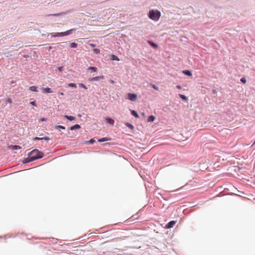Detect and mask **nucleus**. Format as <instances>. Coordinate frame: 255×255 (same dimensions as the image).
I'll use <instances>...</instances> for the list:
<instances>
[{
  "mask_svg": "<svg viewBox=\"0 0 255 255\" xmlns=\"http://www.w3.org/2000/svg\"><path fill=\"white\" fill-rule=\"evenodd\" d=\"M161 16L160 12L157 9H150L148 13V17L153 20L157 21Z\"/></svg>",
  "mask_w": 255,
  "mask_h": 255,
  "instance_id": "1",
  "label": "nucleus"
},
{
  "mask_svg": "<svg viewBox=\"0 0 255 255\" xmlns=\"http://www.w3.org/2000/svg\"><path fill=\"white\" fill-rule=\"evenodd\" d=\"M29 153L31 154V157L33 161L40 159L43 157V154L42 152L37 149H33L32 151L29 152Z\"/></svg>",
  "mask_w": 255,
  "mask_h": 255,
  "instance_id": "2",
  "label": "nucleus"
},
{
  "mask_svg": "<svg viewBox=\"0 0 255 255\" xmlns=\"http://www.w3.org/2000/svg\"><path fill=\"white\" fill-rule=\"evenodd\" d=\"M137 94L135 93H128L127 94V99L131 101H135L137 99Z\"/></svg>",
  "mask_w": 255,
  "mask_h": 255,
  "instance_id": "3",
  "label": "nucleus"
},
{
  "mask_svg": "<svg viewBox=\"0 0 255 255\" xmlns=\"http://www.w3.org/2000/svg\"><path fill=\"white\" fill-rule=\"evenodd\" d=\"M27 155L28 156L26 158H24L22 160V163L23 164H26L33 161L31 157V154H30L29 152L28 153Z\"/></svg>",
  "mask_w": 255,
  "mask_h": 255,
  "instance_id": "4",
  "label": "nucleus"
},
{
  "mask_svg": "<svg viewBox=\"0 0 255 255\" xmlns=\"http://www.w3.org/2000/svg\"><path fill=\"white\" fill-rule=\"evenodd\" d=\"M77 30V28H74L70 29L69 30H68L66 31L62 32H63V36L69 35L70 34H72L74 32H75Z\"/></svg>",
  "mask_w": 255,
  "mask_h": 255,
  "instance_id": "5",
  "label": "nucleus"
},
{
  "mask_svg": "<svg viewBox=\"0 0 255 255\" xmlns=\"http://www.w3.org/2000/svg\"><path fill=\"white\" fill-rule=\"evenodd\" d=\"M176 222L175 221L172 220L169 222L166 225V229H171L172 228L174 225L176 224Z\"/></svg>",
  "mask_w": 255,
  "mask_h": 255,
  "instance_id": "6",
  "label": "nucleus"
},
{
  "mask_svg": "<svg viewBox=\"0 0 255 255\" xmlns=\"http://www.w3.org/2000/svg\"><path fill=\"white\" fill-rule=\"evenodd\" d=\"M104 77V76H96L93 78H89V81L90 82L98 81H99L100 79H103Z\"/></svg>",
  "mask_w": 255,
  "mask_h": 255,
  "instance_id": "7",
  "label": "nucleus"
},
{
  "mask_svg": "<svg viewBox=\"0 0 255 255\" xmlns=\"http://www.w3.org/2000/svg\"><path fill=\"white\" fill-rule=\"evenodd\" d=\"M34 140H44L46 142H48L50 140V138L48 136H45L43 137H35L33 138Z\"/></svg>",
  "mask_w": 255,
  "mask_h": 255,
  "instance_id": "8",
  "label": "nucleus"
},
{
  "mask_svg": "<svg viewBox=\"0 0 255 255\" xmlns=\"http://www.w3.org/2000/svg\"><path fill=\"white\" fill-rule=\"evenodd\" d=\"M147 43L153 48L154 49H157L158 48V45L156 43L154 42L151 40H148Z\"/></svg>",
  "mask_w": 255,
  "mask_h": 255,
  "instance_id": "9",
  "label": "nucleus"
},
{
  "mask_svg": "<svg viewBox=\"0 0 255 255\" xmlns=\"http://www.w3.org/2000/svg\"><path fill=\"white\" fill-rule=\"evenodd\" d=\"M41 90L43 93L45 94H50L53 92V91L51 90V89L49 87L42 88Z\"/></svg>",
  "mask_w": 255,
  "mask_h": 255,
  "instance_id": "10",
  "label": "nucleus"
},
{
  "mask_svg": "<svg viewBox=\"0 0 255 255\" xmlns=\"http://www.w3.org/2000/svg\"><path fill=\"white\" fill-rule=\"evenodd\" d=\"M51 37H63V32L51 33L50 34Z\"/></svg>",
  "mask_w": 255,
  "mask_h": 255,
  "instance_id": "11",
  "label": "nucleus"
},
{
  "mask_svg": "<svg viewBox=\"0 0 255 255\" xmlns=\"http://www.w3.org/2000/svg\"><path fill=\"white\" fill-rule=\"evenodd\" d=\"M81 128V126L79 124H75L70 127L69 129L70 130H74L79 129Z\"/></svg>",
  "mask_w": 255,
  "mask_h": 255,
  "instance_id": "12",
  "label": "nucleus"
},
{
  "mask_svg": "<svg viewBox=\"0 0 255 255\" xmlns=\"http://www.w3.org/2000/svg\"><path fill=\"white\" fill-rule=\"evenodd\" d=\"M110 140H111L110 137H104L98 138V141L99 142H105V141H109Z\"/></svg>",
  "mask_w": 255,
  "mask_h": 255,
  "instance_id": "13",
  "label": "nucleus"
},
{
  "mask_svg": "<svg viewBox=\"0 0 255 255\" xmlns=\"http://www.w3.org/2000/svg\"><path fill=\"white\" fill-rule=\"evenodd\" d=\"M105 120L106 121V122L108 124H109L110 125H114V123H115V121L114 120L111 118H110V117H107L106 119H105Z\"/></svg>",
  "mask_w": 255,
  "mask_h": 255,
  "instance_id": "14",
  "label": "nucleus"
},
{
  "mask_svg": "<svg viewBox=\"0 0 255 255\" xmlns=\"http://www.w3.org/2000/svg\"><path fill=\"white\" fill-rule=\"evenodd\" d=\"M182 73L183 74H184L185 75H186V76H188L189 77L192 76V71L189 70H183L182 71Z\"/></svg>",
  "mask_w": 255,
  "mask_h": 255,
  "instance_id": "15",
  "label": "nucleus"
},
{
  "mask_svg": "<svg viewBox=\"0 0 255 255\" xmlns=\"http://www.w3.org/2000/svg\"><path fill=\"white\" fill-rule=\"evenodd\" d=\"M130 114L132 116L134 117L135 118H139V115L136 111H135L134 110H130Z\"/></svg>",
  "mask_w": 255,
  "mask_h": 255,
  "instance_id": "16",
  "label": "nucleus"
},
{
  "mask_svg": "<svg viewBox=\"0 0 255 255\" xmlns=\"http://www.w3.org/2000/svg\"><path fill=\"white\" fill-rule=\"evenodd\" d=\"M64 118L69 121H72L76 119V118L72 116L65 115Z\"/></svg>",
  "mask_w": 255,
  "mask_h": 255,
  "instance_id": "17",
  "label": "nucleus"
},
{
  "mask_svg": "<svg viewBox=\"0 0 255 255\" xmlns=\"http://www.w3.org/2000/svg\"><path fill=\"white\" fill-rule=\"evenodd\" d=\"M88 71H90L91 72H96L97 71L98 69L96 67L90 66L88 68Z\"/></svg>",
  "mask_w": 255,
  "mask_h": 255,
  "instance_id": "18",
  "label": "nucleus"
},
{
  "mask_svg": "<svg viewBox=\"0 0 255 255\" xmlns=\"http://www.w3.org/2000/svg\"><path fill=\"white\" fill-rule=\"evenodd\" d=\"M28 90L34 92H38V91L37 90V87L36 86H32L29 87Z\"/></svg>",
  "mask_w": 255,
  "mask_h": 255,
  "instance_id": "19",
  "label": "nucleus"
},
{
  "mask_svg": "<svg viewBox=\"0 0 255 255\" xmlns=\"http://www.w3.org/2000/svg\"><path fill=\"white\" fill-rule=\"evenodd\" d=\"M125 125L128 128L130 129L133 130L134 129V126L129 123L127 122L125 124Z\"/></svg>",
  "mask_w": 255,
  "mask_h": 255,
  "instance_id": "20",
  "label": "nucleus"
},
{
  "mask_svg": "<svg viewBox=\"0 0 255 255\" xmlns=\"http://www.w3.org/2000/svg\"><path fill=\"white\" fill-rule=\"evenodd\" d=\"M155 119V116L153 115L149 116L148 117L147 122H153Z\"/></svg>",
  "mask_w": 255,
  "mask_h": 255,
  "instance_id": "21",
  "label": "nucleus"
},
{
  "mask_svg": "<svg viewBox=\"0 0 255 255\" xmlns=\"http://www.w3.org/2000/svg\"><path fill=\"white\" fill-rule=\"evenodd\" d=\"M111 59L113 61H119V58L118 57L114 54H112L111 55Z\"/></svg>",
  "mask_w": 255,
  "mask_h": 255,
  "instance_id": "22",
  "label": "nucleus"
},
{
  "mask_svg": "<svg viewBox=\"0 0 255 255\" xmlns=\"http://www.w3.org/2000/svg\"><path fill=\"white\" fill-rule=\"evenodd\" d=\"M68 43H69V42H68V41L59 43L58 47H64L65 45H67L68 44Z\"/></svg>",
  "mask_w": 255,
  "mask_h": 255,
  "instance_id": "23",
  "label": "nucleus"
},
{
  "mask_svg": "<svg viewBox=\"0 0 255 255\" xmlns=\"http://www.w3.org/2000/svg\"><path fill=\"white\" fill-rule=\"evenodd\" d=\"M78 46V44L76 42H72L70 44V47L71 48H76Z\"/></svg>",
  "mask_w": 255,
  "mask_h": 255,
  "instance_id": "24",
  "label": "nucleus"
},
{
  "mask_svg": "<svg viewBox=\"0 0 255 255\" xmlns=\"http://www.w3.org/2000/svg\"><path fill=\"white\" fill-rule=\"evenodd\" d=\"M21 146L18 145H12L11 149L13 150H18L21 149Z\"/></svg>",
  "mask_w": 255,
  "mask_h": 255,
  "instance_id": "25",
  "label": "nucleus"
},
{
  "mask_svg": "<svg viewBox=\"0 0 255 255\" xmlns=\"http://www.w3.org/2000/svg\"><path fill=\"white\" fill-rule=\"evenodd\" d=\"M179 97L184 101H187L188 100V97L184 95L179 94Z\"/></svg>",
  "mask_w": 255,
  "mask_h": 255,
  "instance_id": "26",
  "label": "nucleus"
},
{
  "mask_svg": "<svg viewBox=\"0 0 255 255\" xmlns=\"http://www.w3.org/2000/svg\"><path fill=\"white\" fill-rule=\"evenodd\" d=\"M85 142L87 144H92L95 142V140H94L93 138H91L89 140L86 141Z\"/></svg>",
  "mask_w": 255,
  "mask_h": 255,
  "instance_id": "27",
  "label": "nucleus"
},
{
  "mask_svg": "<svg viewBox=\"0 0 255 255\" xmlns=\"http://www.w3.org/2000/svg\"><path fill=\"white\" fill-rule=\"evenodd\" d=\"M68 86L69 87L74 88H76L77 87L76 84L75 83H70L68 84Z\"/></svg>",
  "mask_w": 255,
  "mask_h": 255,
  "instance_id": "28",
  "label": "nucleus"
},
{
  "mask_svg": "<svg viewBox=\"0 0 255 255\" xmlns=\"http://www.w3.org/2000/svg\"><path fill=\"white\" fill-rule=\"evenodd\" d=\"M55 129H65V127L64 126H61V125H57V126H55Z\"/></svg>",
  "mask_w": 255,
  "mask_h": 255,
  "instance_id": "29",
  "label": "nucleus"
},
{
  "mask_svg": "<svg viewBox=\"0 0 255 255\" xmlns=\"http://www.w3.org/2000/svg\"><path fill=\"white\" fill-rule=\"evenodd\" d=\"M93 51L94 53L96 54H98L100 53V50L98 48H94L93 50Z\"/></svg>",
  "mask_w": 255,
  "mask_h": 255,
  "instance_id": "30",
  "label": "nucleus"
},
{
  "mask_svg": "<svg viewBox=\"0 0 255 255\" xmlns=\"http://www.w3.org/2000/svg\"><path fill=\"white\" fill-rule=\"evenodd\" d=\"M79 86L80 87V88H84V89L85 90H87L88 89L87 87L84 85V84L83 83H79Z\"/></svg>",
  "mask_w": 255,
  "mask_h": 255,
  "instance_id": "31",
  "label": "nucleus"
},
{
  "mask_svg": "<svg viewBox=\"0 0 255 255\" xmlns=\"http://www.w3.org/2000/svg\"><path fill=\"white\" fill-rule=\"evenodd\" d=\"M5 102L7 103L11 104L12 103V100L11 98L8 97L7 99H5Z\"/></svg>",
  "mask_w": 255,
  "mask_h": 255,
  "instance_id": "32",
  "label": "nucleus"
},
{
  "mask_svg": "<svg viewBox=\"0 0 255 255\" xmlns=\"http://www.w3.org/2000/svg\"><path fill=\"white\" fill-rule=\"evenodd\" d=\"M240 81L243 84H245L247 82V80L245 77H242L240 79Z\"/></svg>",
  "mask_w": 255,
  "mask_h": 255,
  "instance_id": "33",
  "label": "nucleus"
},
{
  "mask_svg": "<svg viewBox=\"0 0 255 255\" xmlns=\"http://www.w3.org/2000/svg\"><path fill=\"white\" fill-rule=\"evenodd\" d=\"M87 44L88 45H89L91 47H93V48L95 47L96 46L95 44L90 43V41H89L88 42H87Z\"/></svg>",
  "mask_w": 255,
  "mask_h": 255,
  "instance_id": "34",
  "label": "nucleus"
},
{
  "mask_svg": "<svg viewBox=\"0 0 255 255\" xmlns=\"http://www.w3.org/2000/svg\"><path fill=\"white\" fill-rule=\"evenodd\" d=\"M29 104L33 106H35V107L37 106V104H36V102L35 101H33L30 102Z\"/></svg>",
  "mask_w": 255,
  "mask_h": 255,
  "instance_id": "35",
  "label": "nucleus"
},
{
  "mask_svg": "<svg viewBox=\"0 0 255 255\" xmlns=\"http://www.w3.org/2000/svg\"><path fill=\"white\" fill-rule=\"evenodd\" d=\"M151 87L152 88H153L154 90L158 91L159 90V88L157 86H156L155 85L153 84L151 85Z\"/></svg>",
  "mask_w": 255,
  "mask_h": 255,
  "instance_id": "36",
  "label": "nucleus"
},
{
  "mask_svg": "<svg viewBox=\"0 0 255 255\" xmlns=\"http://www.w3.org/2000/svg\"><path fill=\"white\" fill-rule=\"evenodd\" d=\"M217 93H218V91L216 89H214L212 90V93L214 95H216L217 94Z\"/></svg>",
  "mask_w": 255,
  "mask_h": 255,
  "instance_id": "37",
  "label": "nucleus"
},
{
  "mask_svg": "<svg viewBox=\"0 0 255 255\" xmlns=\"http://www.w3.org/2000/svg\"><path fill=\"white\" fill-rule=\"evenodd\" d=\"M58 240L57 239H55V238H52V240H51V242H52V243L53 244H56L57 243V242Z\"/></svg>",
  "mask_w": 255,
  "mask_h": 255,
  "instance_id": "38",
  "label": "nucleus"
},
{
  "mask_svg": "<svg viewBox=\"0 0 255 255\" xmlns=\"http://www.w3.org/2000/svg\"><path fill=\"white\" fill-rule=\"evenodd\" d=\"M57 69L59 72H62L63 69V66H59L58 67Z\"/></svg>",
  "mask_w": 255,
  "mask_h": 255,
  "instance_id": "39",
  "label": "nucleus"
},
{
  "mask_svg": "<svg viewBox=\"0 0 255 255\" xmlns=\"http://www.w3.org/2000/svg\"><path fill=\"white\" fill-rule=\"evenodd\" d=\"M61 14L60 13H56L51 14V15L54 16H59Z\"/></svg>",
  "mask_w": 255,
  "mask_h": 255,
  "instance_id": "40",
  "label": "nucleus"
},
{
  "mask_svg": "<svg viewBox=\"0 0 255 255\" xmlns=\"http://www.w3.org/2000/svg\"><path fill=\"white\" fill-rule=\"evenodd\" d=\"M47 121V119L45 118H42L40 119V121L41 122H46Z\"/></svg>",
  "mask_w": 255,
  "mask_h": 255,
  "instance_id": "41",
  "label": "nucleus"
},
{
  "mask_svg": "<svg viewBox=\"0 0 255 255\" xmlns=\"http://www.w3.org/2000/svg\"><path fill=\"white\" fill-rule=\"evenodd\" d=\"M176 88L177 89H182V87L180 85H177L176 86Z\"/></svg>",
  "mask_w": 255,
  "mask_h": 255,
  "instance_id": "42",
  "label": "nucleus"
},
{
  "mask_svg": "<svg viewBox=\"0 0 255 255\" xmlns=\"http://www.w3.org/2000/svg\"><path fill=\"white\" fill-rule=\"evenodd\" d=\"M29 57V56L28 55H23V57H24L25 58H28Z\"/></svg>",
  "mask_w": 255,
  "mask_h": 255,
  "instance_id": "43",
  "label": "nucleus"
},
{
  "mask_svg": "<svg viewBox=\"0 0 255 255\" xmlns=\"http://www.w3.org/2000/svg\"><path fill=\"white\" fill-rule=\"evenodd\" d=\"M58 94L59 95H61V96H63L64 95V93H63V92H59Z\"/></svg>",
  "mask_w": 255,
  "mask_h": 255,
  "instance_id": "44",
  "label": "nucleus"
},
{
  "mask_svg": "<svg viewBox=\"0 0 255 255\" xmlns=\"http://www.w3.org/2000/svg\"><path fill=\"white\" fill-rule=\"evenodd\" d=\"M15 83H16V82H15V81H14V80H12V81L10 82V83H11V84H15Z\"/></svg>",
  "mask_w": 255,
  "mask_h": 255,
  "instance_id": "45",
  "label": "nucleus"
},
{
  "mask_svg": "<svg viewBox=\"0 0 255 255\" xmlns=\"http://www.w3.org/2000/svg\"><path fill=\"white\" fill-rule=\"evenodd\" d=\"M110 83L112 84H114L115 83V82L113 80H111L110 81Z\"/></svg>",
  "mask_w": 255,
  "mask_h": 255,
  "instance_id": "46",
  "label": "nucleus"
},
{
  "mask_svg": "<svg viewBox=\"0 0 255 255\" xmlns=\"http://www.w3.org/2000/svg\"><path fill=\"white\" fill-rule=\"evenodd\" d=\"M141 115H142V116L143 117H144V116H145V115H144V113H142L141 114Z\"/></svg>",
  "mask_w": 255,
  "mask_h": 255,
  "instance_id": "47",
  "label": "nucleus"
},
{
  "mask_svg": "<svg viewBox=\"0 0 255 255\" xmlns=\"http://www.w3.org/2000/svg\"><path fill=\"white\" fill-rule=\"evenodd\" d=\"M51 49V47H49V50H50Z\"/></svg>",
  "mask_w": 255,
  "mask_h": 255,
  "instance_id": "48",
  "label": "nucleus"
}]
</instances>
